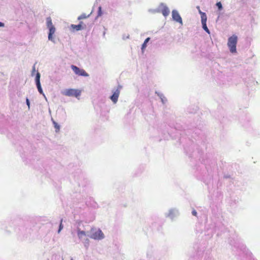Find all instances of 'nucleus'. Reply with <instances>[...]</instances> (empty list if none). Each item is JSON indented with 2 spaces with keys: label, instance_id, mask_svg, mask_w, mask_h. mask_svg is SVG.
<instances>
[{
  "label": "nucleus",
  "instance_id": "16",
  "mask_svg": "<svg viewBox=\"0 0 260 260\" xmlns=\"http://www.w3.org/2000/svg\"><path fill=\"white\" fill-rule=\"evenodd\" d=\"M147 257L148 259L151 258L154 255V250L152 248H149L146 253Z\"/></svg>",
  "mask_w": 260,
  "mask_h": 260
},
{
  "label": "nucleus",
  "instance_id": "20",
  "mask_svg": "<svg viewBox=\"0 0 260 260\" xmlns=\"http://www.w3.org/2000/svg\"><path fill=\"white\" fill-rule=\"evenodd\" d=\"M90 15V14H88L87 15L86 14L83 13L78 17V19L81 20V19L87 18L89 17Z\"/></svg>",
  "mask_w": 260,
  "mask_h": 260
},
{
  "label": "nucleus",
  "instance_id": "13",
  "mask_svg": "<svg viewBox=\"0 0 260 260\" xmlns=\"http://www.w3.org/2000/svg\"><path fill=\"white\" fill-rule=\"evenodd\" d=\"M77 235L79 239L82 240L83 236H87V232L81 231L80 229H77Z\"/></svg>",
  "mask_w": 260,
  "mask_h": 260
},
{
  "label": "nucleus",
  "instance_id": "7",
  "mask_svg": "<svg viewBox=\"0 0 260 260\" xmlns=\"http://www.w3.org/2000/svg\"><path fill=\"white\" fill-rule=\"evenodd\" d=\"M71 68L76 75L83 77L89 76L88 74H87L83 69H81L75 65H72Z\"/></svg>",
  "mask_w": 260,
  "mask_h": 260
},
{
  "label": "nucleus",
  "instance_id": "29",
  "mask_svg": "<svg viewBox=\"0 0 260 260\" xmlns=\"http://www.w3.org/2000/svg\"><path fill=\"white\" fill-rule=\"evenodd\" d=\"M4 25H5V24L4 23L0 22V27H4Z\"/></svg>",
  "mask_w": 260,
  "mask_h": 260
},
{
  "label": "nucleus",
  "instance_id": "14",
  "mask_svg": "<svg viewBox=\"0 0 260 260\" xmlns=\"http://www.w3.org/2000/svg\"><path fill=\"white\" fill-rule=\"evenodd\" d=\"M36 86H37V88L38 89V90L39 92L41 94H42L43 95V96L44 97V98L45 99V100L47 101V98H46L45 94L43 92V89H42V86H41V83H36Z\"/></svg>",
  "mask_w": 260,
  "mask_h": 260
},
{
  "label": "nucleus",
  "instance_id": "26",
  "mask_svg": "<svg viewBox=\"0 0 260 260\" xmlns=\"http://www.w3.org/2000/svg\"><path fill=\"white\" fill-rule=\"evenodd\" d=\"M193 216H197V212L195 210H193L191 212Z\"/></svg>",
  "mask_w": 260,
  "mask_h": 260
},
{
  "label": "nucleus",
  "instance_id": "23",
  "mask_svg": "<svg viewBox=\"0 0 260 260\" xmlns=\"http://www.w3.org/2000/svg\"><path fill=\"white\" fill-rule=\"evenodd\" d=\"M103 12L102 10V7L100 6L98 8V17L101 16L102 15Z\"/></svg>",
  "mask_w": 260,
  "mask_h": 260
},
{
  "label": "nucleus",
  "instance_id": "4",
  "mask_svg": "<svg viewBox=\"0 0 260 260\" xmlns=\"http://www.w3.org/2000/svg\"><path fill=\"white\" fill-rule=\"evenodd\" d=\"M63 95L68 96H74L78 99L81 95V90L76 89H67L61 92Z\"/></svg>",
  "mask_w": 260,
  "mask_h": 260
},
{
  "label": "nucleus",
  "instance_id": "6",
  "mask_svg": "<svg viewBox=\"0 0 260 260\" xmlns=\"http://www.w3.org/2000/svg\"><path fill=\"white\" fill-rule=\"evenodd\" d=\"M179 214V211L176 208H171L168 212L165 213L166 217L169 218L173 220L174 218L177 217Z\"/></svg>",
  "mask_w": 260,
  "mask_h": 260
},
{
  "label": "nucleus",
  "instance_id": "21",
  "mask_svg": "<svg viewBox=\"0 0 260 260\" xmlns=\"http://www.w3.org/2000/svg\"><path fill=\"white\" fill-rule=\"evenodd\" d=\"M62 220H63L62 219H61L60 220V224H59V228H58V231H57L58 233H59L61 232V231L62 230L63 228V225L62 223Z\"/></svg>",
  "mask_w": 260,
  "mask_h": 260
},
{
  "label": "nucleus",
  "instance_id": "18",
  "mask_svg": "<svg viewBox=\"0 0 260 260\" xmlns=\"http://www.w3.org/2000/svg\"><path fill=\"white\" fill-rule=\"evenodd\" d=\"M40 77L41 74L39 72H37L36 77H35V82L36 83H40Z\"/></svg>",
  "mask_w": 260,
  "mask_h": 260
},
{
  "label": "nucleus",
  "instance_id": "8",
  "mask_svg": "<svg viewBox=\"0 0 260 260\" xmlns=\"http://www.w3.org/2000/svg\"><path fill=\"white\" fill-rule=\"evenodd\" d=\"M172 14L173 20L181 24H183L182 18L176 10H173L172 12Z\"/></svg>",
  "mask_w": 260,
  "mask_h": 260
},
{
  "label": "nucleus",
  "instance_id": "2",
  "mask_svg": "<svg viewBox=\"0 0 260 260\" xmlns=\"http://www.w3.org/2000/svg\"><path fill=\"white\" fill-rule=\"evenodd\" d=\"M238 41V37L236 35H233L229 37L228 41V46L231 53H236L237 51L236 45Z\"/></svg>",
  "mask_w": 260,
  "mask_h": 260
},
{
  "label": "nucleus",
  "instance_id": "9",
  "mask_svg": "<svg viewBox=\"0 0 260 260\" xmlns=\"http://www.w3.org/2000/svg\"><path fill=\"white\" fill-rule=\"evenodd\" d=\"M202 20L201 21L202 24V28L208 34H210V31L208 28L207 27L206 22H207V16L206 15L202 14Z\"/></svg>",
  "mask_w": 260,
  "mask_h": 260
},
{
  "label": "nucleus",
  "instance_id": "32",
  "mask_svg": "<svg viewBox=\"0 0 260 260\" xmlns=\"http://www.w3.org/2000/svg\"><path fill=\"white\" fill-rule=\"evenodd\" d=\"M70 260H74L73 258H71Z\"/></svg>",
  "mask_w": 260,
  "mask_h": 260
},
{
  "label": "nucleus",
  "instance_id": "19",
  "mask_svg": "<svg viewBox=\"0 0 260 260\" xmlns=\"http://www.w3.org/2000/svg\"><path fill=\"white\" fill-rule=\"evenodd\" d=\"M82 240V242L84 244V246L86 248H88V247L89 246V240L88 238H86V239H83Z\"/></svg>",
  "mask_w": 260,
  "mask_h": 260
},
{
  "label": "nucleus",
  "instance_id": "24",
  "mask_svg": "<svg viewBox=\"0 0 260 260\" xmlns=\"http://www.w3.org/2000/svg\"><path fill=\"white\" fill-rule=\"evenodd\" d=\"M26 104L27 105L28 109H29V108H30V102H29V99L27 98L26 99Z\"/></svg>",
  "mask_w": 260,
  "mask_h": 260
},
{
  "label": "nucleus",
  "instance_id": "12",
  "mask_svg": "<svg viewBox=\"0 0 260 260\" xmlns=\"http://www.w3.org/2000/svg\"><path fill=\"white\" fill-rule=\"evenodd\" d=\"M155 94H156L158 95V96L160 98V99L161 100V102L163 104H165L167 103V99L163 93L156 91Z\"/></svg>",
  "mask_w": 260,
  "mask_h": 260
},
{
  "label": "nucleus",
  "instance_id": "22",
  "mask_svg": "<svg viewBox=\"0 0 260 260\" xmlns=\"http://www.w3.org/2000/svg\"><path fill=\"white\" fill-rule=\"evenodd\" d=\"M216 6L217 7L218 10L220 11L222 9V5L220 2L216 3Z\"/></svg>",
  "mask_w": 260,
  "mask_h": 260
},
{
  "label": "nucleus",
  "instance_id": "28",
  "mask_svg": "<svg viewBox=\"0 0 260 260\" xmlns=\"http://www.w3.org/2000/svg\"><path fill=\"white\" fill-rule=\"evenodd\" d=\"M36 72V69H35V66L34 65L32 68V75L34 74V73Z\"/></svg>",
  "mask_w": 260,
  "mask_h": 260
},
{
  "label": "nucleus",
  "instance_id": "10",
  "mask_svg": "<svg viewBox=\"0 0 260 260\" xmlns=\"http://www.w3.org/2000/svg\"><path fill=\"white\" fill-rule=\"evenodd\" d=\"M160 7L162 8L161 10V13L165 17H166L169 15L170 10L165 4L161 3L160 5Z\"/></svg>",
  "mask_w": 260,
  "mask_h": 260
},
{
  "label": "nucleus",
  "instance_id": "11",
  "mask_svg": "<svg viewBox=\"0 0 260 260\" xmlns=\"http://www.w3.org/2000/svg\"><path fill=\"white\" fill-rule=\"evenodd\" d=\"M83 22L81 21L79 24H78V25L72 24L71 26L72 28L76 29V30H77V31H78V30L83 29L85 27V26H86L85 25H84V27L82 26V24H83Z\"/></svg>",
  "mask_w": 260,
  "mask_h": 260
},
{
  "label": "nucleus",
  "instance_id": "30",
  "mask_svg": "<svg viewBox=\"0 0 260 260\" xmlns=\"http://www.w3.org/2000/svg\"><path fill=\"white\" fill-rule=\"evenodd\" d=\"M225 177L228 178V177H229V176H225Z\"/></svg>",
  "mask_w": 260,
  "mask_h": 260
},
{
  "label": "nucleus",
  "instance_id": "31",
  "mask_svg": "<svg viewBox=\"0 0 260 260\" xmlns=\"http://www.w3.org/2000/svg\"><path fill=\"white\" fill-rule=\"evenodd\" d=\"M105 35V32L103 33V36H104Z\"/></svg>",
  "mask_w": 260,
  "mask_h": 260
},
{
  "label": "nucleus",
  "instance_id": "1",
  "mask_svg": "<svg viewBox=\"0 0 260 260\" xmlns=\"http://www.w3.org/2000/svg\"><path fill=\"white\" fill-rule=\"evenodd\" d=\"M87 236L95 240H101L105 238V235L102 230L94 227L91 228L90 231H87Z\"/></svg>",
  "mask_w": 260,
  "mask_h": 260
},
{
  "label": "nucleus",
  "instance_id": "5",
  "mask_svg": "<svg viewBox=\"0 0 260 260\" xmlns=\"http://www.w3.org/2000/svg\"><path fill=\"white\" fill-rule=\"evenodd\" d=\"M122 88V86L121 85H118L116 89L112 90V94L109 98L114 104L117 103Z\"/></svg>",
  "mask_w": 260,
  "mask_h": 260
},
{
  "label": "nucleus",
  "instance_id": "3",
  "mask_svg": "<svg viewBox=\"0 0 260 260\" xmlns=\"http://www.w3.org/2000/svg\"><path fill=\"white\" fill-rule=\"evenodd\" d=\"M46 24L48 28L49 29L48 33V40L54 42V39L52 37L55 31V28L52 24V20L50 17H47L46 19Z\"/></svg>",
  "mask_w": 260,
  "mask_h": 260
},
{
  "label": "nucleus",
  "instance_id": "15",
  "mask_svg": "<svg viewBox=\"0 0 260 260\" xmlns=\"http://www.w3.org/2000/svg\"><path fill=\"white\" fill-rule=\"evenodd\" d=\"M150 38L148 37V38H147L144 43L142 44V46H141V50H142V52H143L144 50L145 49V48H146L147 46V43L149 42V41H150Z\"/></svg>",
  "mask_w": 260,
  "mask_h": 260
},
{
  "label": "nucleus",
  "instance_id": "25",
  "mask_svg": "<svg viewBox=\"0 0 260 260\" xmlns=\"http://www.w3.org/2000/svg\"><path fill=\"white\" fill-rule=\"evenodd\" d=\"M198 9H200V7H197ZM199 13L201 14V21L202 20V14H204V15H206L205 13L204 12H202L200 10H199Z\"/></svg>",
  "mask_w": 260,
  "mask_h": 260
},
{
  "label": "nucleus",
  "instance_id": "27",
  "mask_svg": "<svg viewBox=\"0 0 260 260\" xmlns=\"http://www.w3.org/2000/svg\"><path fill=\"white\" fill-rule=\"evenodd\" d=\"M129 35H127V36H125V35H124L123 36L122 38H123V40H124V39H128V38H129Z\"/></svg>",
  "mask_w": 260,
  "mask_h": 260
},
{
  "label": "nucleus",
  "instance_id": "17",
  "mask_svg": "<svg viewBox=\"0 0 260 260\" xmlns=\"http://www.w3.org/2000/svg\"><path fill=\"white\" fill-rule=\"evenodd\" d=\"M51 120L53 122V124L54 125V126L55 128V131L56 132H57L59 131L60 129V126L56 122H55L53 118H51Z\"/></svg>",
  "mask_w": 260,
  "mask_h": 260
}]
</instances>
